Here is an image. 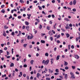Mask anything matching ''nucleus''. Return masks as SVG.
Listing matches in <instances>:
<instances>
[{
    "label": "nucleus",
    "mask_w": 80,
    "mask_h": 80,
    "mask_svg": "<svg viewBox=\"0 0 80 80\" xmlns=\"http://www.w3.org/2000/svg\"><path fill=\"white\" fill-rule=\"evenodd\" d=\"M49 63V60H47L46 61L44 62V65H47L48 63Z\"/></svg>",
    "instance_id": "f257e3e1"
},
{
    "label": "nucleus",
    "mask_w": 80,
    "mask_h": 80,
    "mask_svg": "<svg viewBox=\"0 0 80 80\" xmlns=\"http://www.w3.org/2000/svg\"><path fill=\"white\" fill-rule=\"evenodd\" d=\"M74 58H75L76 59H78V58H79L80 57L78 55L74 54Z\"/></svg>",
    "instance_id": "f03ea898"
},
{
    "label": "nucleus",
    "mask_w": 80,
    "mask_h": 80,
    "mask_svg": "<svg viewBox=\"0 0 80 80\" xmlns=\"http://www.w3.org/2000/svg\"><path fill=\"white\" fill-rule=\"evenodd\" d=\"M48 34H49V35H50V36H52V35H53V33H52V31H49L48 32Z\"/></svg>",
    "instance_id": "7ed1b4c3"
},
{
    "label": "nucleus",
    "mask_w": 80,
    "mask_h": 80,
    "mask_svg": "<svg viewBox=\"0 0 80 80\" xmlns=\"http://www.w3.org/2000/svg\"><path fill=\"white\" fill-rule=\"evenodd\" d=\"M19 33L18 34V35H17V37H19L20 35H21V34L22 33V32L21 31H19Z\"/></svg>",
    "instance_id": "20e7f679"
},
{
    "label": "nucleus",
    "mask_w": 80,
    "mask_h": 80,
    "mask_svg": "<svg viewBox=\"0 0 80 80\" xmlns=\"http://www.w3.org/2000/svg\"><path fill=\"white\" fill-rule=\"evenodd\" d=\"M68 77V75L67 74H65V76L64 78H65V79H67V78Z\"/></svg>",
    "instance_id": "39448f33"
},
{
    "label": "nucleus",
    "mask_w": 80,
    "mask_h": 80,
    "mask_svg": "<svg viewBox=\"0 0 80 80\" xmlns=\"http://www.w3.org/2000/svg\"><path fill=\"white\" fill-rule=\"evenodd\" d=\"M60 55H58L57 56V58H56V60H58L59 59H60Z\"/></svg>",
    "instance_id": "423d86ee"
},
{
    "label": "nucleus",
    "mask_w": 80,
    "mask_h": 80,
    "mask_svg": "<svg viewBox=\"0 0 80 80\" xmlns=\"http://www.w3.org/2000/svg\"><path fill=\"white\" fill-rule=\"evenodd\" d=\"M71 78H73V79H75V75L74 74H73V75H71Z\"/></svg>",
    "instance_id": "0eeeda50"
},
{
    "label": "nucleus",
    "mask_w": 80,
    "mask_h": 80,
    "mask_svg": "<svg viewBox=\"0 0 80 80\" xmlns=\"http://www.w3.org/2000/svg\"><path fill=\"white\" fill-rule=\"evenodd\" d=\"M41 42L42 43H45V41L43 40H41Z\"/></svg>",
    "instance_id": "6e6552de"
},
{
    "label": "nucleus",
    "mask_w": 80,
    "mask_h": 80,
    "mask_svg": "<svg viewBox=\"0 0 80 80\" xmlns=\"http://www.w3.org/2000/svg\"><path fill=\"white\" fill-rule=\"evenodd\" d=\"M1 12L2 13H5V9H4L2 10Z\"/></svg>",
    "instance_id": "1a4fd4ad"
},
{
    "label": "nucleus",
    "mask_w": 80,
    "mask_h": 80,
    "mask_svg": "<svg viewBox=\"0 0 80 80\" xmlns=\"http://www.w3.org/2000/svg\"><path fill=\"white\" fill-rule=\"evenodd\" d=\"M25 24L26 25H29V22L27 21L25 22Z\"/></svg>",
    "instance_id": "9d476101"
},
{
    "label": "nucleus",
    "mask_w": 80,
    "mask_h": 80,
    "mask_svg": "<svg viewBox=\"0 0 80 80\" xmlns=\"http://www.w3.org/2000/svg\"><path fill=\"white\" fill-rule=\"evenodd\" d=\"M64 62L65 63L64 65H65V66H67V65H68V62H66V61H64Z\"/></svg>",
    "instance_id": "9b49d317"
},
{
    "label": "nucleus",
    "mask_w": 80,
    "mask_h": 80,
    "mask_svg": "<svg viewBox=\"0 0 80 80\" xmlns=\"http://www.w3.org/2000/svg\"><path fill=\"white\" fill-rule=\"evenodd\" d=\"M66 35L67 36V38H68V37H70V34L68 33L66 34Z\"/></svg>",
    "instance_id": "f8f14e48"
},
{
    "label": "nucleus",
    "mask_w": 80,
    "mask_h": 80,
    "mask_svg": "<svg viewBox=\"0 0 80 80\" xmlns=\"http://www.w3.org/2000/svg\"><path fill=\"white\" fill-rule=\"evenodd\" d=\"M41 75H40V74L39 73H38L37 74V77L38 78V77L39 76H41Z\"/></svg>",
    "instance_id": "ddd939ff"
},
{
    "label": "nucleus",
    "mask_w": 80,
    "mask_h": 80,
    "mask_svg": "<svg viewBox=\"0 0 80 80\" xmlns=\"http://www.w3.org/2000/svg\"><path fill=\"white\" fill-rule=\"evenodd\" d=\"M53 71L52 70L51 71V69H49V73H53Z\"/></svg>",
    "instance_id": "4468645a"
},
{
    "label": "nucleus",
    "mask_w": 80,
    "mask_h": 80,
    "mask_svg": "<svg viewBox=\"0 0 80 80\" xmlns=\"http://www.w3.org/2000/svg\"><path fill=\"white\" fill-rule=\"evenodd\" d=\"M14 66V64L13 63H12L10 65V67H13Z\"/></svg>",
    "instance_id": "2eb2a0df"
},
{
    "label": "nucleus",
    "mask_w": 80,
    "mask_h": 80,
    "mask_svg": "<svg viewBox=\"0 0 80 80\" xmlns=\"http://www.w3.org/2000/svg\"><path fill=\"white\" fill-rule=\"evenodd\" d=\"M73 5H75L76 4V3H77V1L75 0H74L73 2Z\"/></svg>",
    "instance_id": "dca6fc26"
},
{
    "label": "nucleus",
    "mask_w": 80,
    "mask_h": 80,
    "mask_svg": "<svg viewBox=\"0 0 80 80\" xmlns=\"http://www.w3.org/2000/svg\"><path fill=\"white\" fill-rule=\"evenodd\" d=\"M47 29L48 30H50V27L49 26H47Z\"/></svg>",
    "instance_id": "f3484780"
},
{
    "label": "nucleus",
    "mask_w": 80,
    "mask_h": 80,
    "mask_svg": "<svg viewBox=\"0 0 80 80\" xmlns=\"http://www.w3.org/2000/svg\"><path fill=\"white\" fill-rule=\"evenodd\" d=\"M8 27H7V25H5L4 26V28L5 29H7V28H8Z\"/></svg>",
    "instance_id": "a211bd4d"
},
{
    "label": "nucleus",
    "mask_w": 80,
    "mask_h": 80,
    "mask_svg": "<svg viewBox=\"0 0 80 80\" xmlns=\"http://www.w3.org/2000/svg\"><path fill=\"white\" fill-rule=\"evenodd\" d=\"M33 62H34V61H33V60H31V61L30 62V63H31V65H33Z\"/></svg>",
    "instance_id": "6ab92c4d"
},
{
    "label": "nucleus",
    "mask_w": 80,
    "mask_h": 80,
    "mask_svg": "<svg viewBox=\"0 0 80 80\" xmlns=\"http://www.w3.org/2000/svg\"><path fill=\"white\" fill-rule=\"evenodd\" d=\"M26 28V30H27L28 31V29H29V27L28 26H27Z\"/></svg>",
    "instance_id": "aec40b11"
},
{
    "label": "nucleus",
    "mask_w": 80,
    "mask_h": 80,
    "mask_svg": "<svg viewBox=\"0 0 80 80\" xmlns=\"http://www.w3.org/2000/svg\"><path fill=\"white\" fill-rule=\"evenodd\" d=\"M38 8H39V10H42V8L41 7H40V6H38Z\"/></svg>",
    "instance_id": "412c9836"
},
{
    "label": "nucleus",
    "mask_w": 80,
    "mask_h": 80,
    "mask_svg": "<svg viewBox=\"0 0 80 80\" xmlns=\"http://www.w3.org/2000/svg\"><path fill=\"white\" fill-rule=\"evenodd\" d=\"M56 25H57V23H55V25H53V28H54V29H55L56 28Z\"/></svg>",
    "instance_id": "4be33fe9"
},
{
    "label": "nucleus",
    "mask_w": 80,
    "mask_h": 80,
    "mask_svg": "<svg viewBox=\"0 0 80 80\" xmlns=\"http://www.w3.org/2000/svg\"><path fill=\"white\" fill-rule=\"evenodd\" d=\"M33 38V35H32L31 36H30V39L31 40V39H32Z\"/></svg>",
    "instance_id": "5701e85b"
},
{
    "label": "nucleus",
    "mask_w": 80,
    "mask_h": 80,
    "mask_svg": "<svg viewBox=\"0 0 80 80\" xmlns=\"http://www.w3.org/2000/svg\"><path fill=\"white\" fill-rule=\"evenodd\" d=\"M45 56H46V57H48V52H46L45 54Z\"/></svg>",
    "instance_id": "b1692460"
},
{
    "label": "nucleus",
    "mask_w": 80,
    "mask_h": 80,
    "mask_svg": "<svg viewBox=\"0 0 80 80\" xmlns=\"http://www.w3.org/2000/svg\"><path fill=\"white\" fill-rule=\"evenodd\" d=\"M65 28L66 29H70V27L69 26H67V27H65Z\"/></svg>",
    "instance_id": "393cba45"
},
{
    "label": "nucleus",
    "mask_w": 80,
    "mask_h": 80,
    "mask_svg": "<svg viewBox=\"0 0 80 80\" xmlns=\"http://www.w3.org/2000/svg\"><path fill=\"white\" fill-rule=\"evenodd\" d=\"M20 3H24V2L23 1V0H20Z\"/></svg>",
    "instance_id": "a878e982"
},
{
    "label": "nucleus",
    "mask_w": 80,
    "mask_h": 80,
    "mask_svg": "<svg viewBox=\"0 0 80 80\" xmlns=\"http://www.w3.org/2000/svg\"><path fill=\"white\" fill-rule=\"evenodd\" d=\"M4 33L3 34V36L4 37H5V36H6V34L5 33V32H4Z\"/></svg>",
    "instance_id": "bb28decb"
},
{
    "label": "nucleus",
    "mask_w": 80,
    "mask_h": 80,
    "mask_svg": "<svg viewBox=\"0 0 80 80\" xmlns=\"http://www.w3.org/2000/svg\"><path fill=\"white\" fill-rule=\"evenodd\" d=\"M65 70H68V67L67 66H66L65 68Z\"/></svg>",
    "instance_id": "cd10ccee"
},
{
    "label": "nucleus",
    "mask_w": 80,
    "mask_h": 80,
    "mask_svg": "<svg viewBox=\"0 0 80 80\" xmlns=\"http://www.w3.org/2000/svg\"><path fill=\"white\" fill-rule=\"evenodd\" d=\"M55 72H59V70L58 69H57L55 70Z\"/></svg>",
    "instance_id": "c85d7f7f"
},
{
    "label": "nucleus",
    "mask_w": 80,
    "mask_h": 80,
    "mask_svg": "<svg viewBox=\"0 0 80 80\" xmlns=\"http://www.w3.org/2000/svg\"><path fill=\"white\" fill-rule=\"evenodd\" d=\"M72 69H73V70H75V66H72Z\"/></svg>",
    "instance_id": "c756f323"
},
{
    "label": "nucleus",
    "mask_w": 80,
    "mask_h": 80,
    "mask_svg": "<svg viewBox=\"0 0 80 80\" xmlns=\"http://www.w3.org/2000/svg\"><path fill=\"white\" fill-rule=\"evenodd\" d=\"M26 78L27 80H28L29 79H30V78H29V76H27Z\"/></svg>",
    "instance_id": "7c9ffc66"
},
{
    "label": "nucleus",
    "mask_w": 80,
    "mask_h": 80,
    "mask_svg": "<svg viewBox=\"0 0 80 80\" xmlns=\"http://www.w3.org/2000/svg\"><path fill=\"white\" fill-rule=\"evenodd\" d=\"M23 67H24L25 68L27 67V64H24L23 65Z\"/></svg>",
    "instance_id": "2f4dec72"
},
{
    "label": "nucleus",
    "mask_w": 80,
    "mask_h": 80,
    "mask_svg": "<svg viewBox=\"0 0 80 80\" xmlns=\"http://www.w3.org/2000/svg\"><path fill=\"white\" fill-rule=\"evenodd\" d=\"M30 35H28V36L27 39H28V40H30Z\"/></svg>",
    "instance_id": "473e14b6"
},
{
    "label": "nucleus",
    "mask_w": 80,
    "mask_h": 80,
    "mask_svg": "<svg viewBox=\"0 0 80 80\" xmlns=\"http://www.w3.org/2000/svg\"><path fill=\"white\" fill-rule=\"evenodd\" d=\"M37 48V50L38 51H39L40 50V48H38V47H36Z\"/></svg>",
    "instance_id": "72a5a7b5"
},
{
    "label": "nucleus",
    "mask_w": 80,
    "mask_h": 80,
    "mask_svg": "<svg viewBox=\"0 0 80 80\" xmlns=\"http://www.w3.org/2000/svg\"><path fill=\"white\" fill-rule=\"evenodd\" d=\"M14 35H15V32H12V35L13 36H14Z\"/></svg>",
    "instance_id": "f704fd0d"
},
{
    "label": "nucleus",
    "mask_w": 80,
    "mask_h": 80,
    "mask_svg": "<svg viewBox=\"0 0 80 80\" xmlns=\"http://www.w3.org/2000/svg\"><path fill=\"white\" fill-rule=\"evenodd\" d=\"M18 19H20V18H22V16H19L18 17Z\"/></svg>",
    "instance_id": "c9c22d12"
},
{
    "label": "nucleus",
    "mask_w": 80,
    "mask_h": 80,
    "mask_svg": "<svg viewBox=\"0 0 80 80\" xmlns=\"http://www.w3.org/2000/svg\"><path fill=\"white\" fill-rule=\"evenodd\" d=\"M64 20L67 21H69V20H68L67 18H65Z\"/></svg>",
    "instance_id": "e433bc0d"
},
{
    "label": "nucleus",
    "mask_w": 80,
    "mask_h": 80,
    "mask_svg": "<svg viewBox=\"0 0 80 80\" xmlns=\"http://www.w3.org/2000/svg\"><path fill=\"white\" fill-rule=\"evenodd\" d=\"M27 44H25L23 45V47H27Z\"/></svg>",
    "instance_id": "4c0bfd02"
},
{
    "label": "nucleus",
    "mask_w": 80,
    "mask_h": 80,
    "mask_svg": "<svg viewBox=\"0 0 80 80\" xmlns=\"http://www.w3.org/2000/svg\"><path fill=\"white\" fill-rule=\"evenodd\" d=\"M11 18H12V15H10L9 17V19H11Z\"/></svg>",
    "instance_id": "58836bf2"
},
{
    "label": "nucleus",
    "mask_w": 80,
    "mask_h": 80,
    "mask_svg": "<svg viewBox=\"0 0 80 80\" xmlns=\"http://www.w3.org/2000/svg\"><path fill=\"white\" fill-rule=\"evenodd\" d=\"M36 20H37L38 22H40V20L38 19H36Z\"/></svg>",
    "instance_id": "ea45409f"
},
{
    "label": "nucleus",
    "mask_w": 80,
    "mask_h": 80,
    "mask_svg": "<svg viewBox=\"0 0 80 80\" xmlns=\"http://www.w3.org/2000/svg\"><path fill=\"white\" fill-rule=\"evenodd\" d=\"M79 38H76V41L77 42H78V39H79Z\"/></svg>",
    "instance_id": "a19ab883"
},
{
    "label": "nucleus",
    "mask_w": 80,
    "mask_h": 80,
    "mask_svg": "<svg viewBox=\"0 0 80 80\" xmlns=\"http://www.w3.org/2000/svg\"><path fill=\"white\" fill-rule=\"evenodd\" d=\"M71 48L72 49H73V48H74V46H73V45L71 46Z\"/></svg>",
    "instance_id": "79ce46f5"
},
{
    "label": "nucleus",
    "mask_w": 80,
    "mask_h": 80,
    "mask_svg": "<svg viewBox=\"0 0 80 80\" xmlns=\"http://www.w3.org/2000/svg\"><path fill=\"white\" fill-rule=\"evenodd\" d=\"M46 80H50V78H46Z\"/></svg>",
    "instance_id": "37998d69"
},
{
    "label": "nucleus",
    "mask_w": 80,
    "mask_h": 80,
    "mask_svg": "<svg viewBox=\"0 0 80 80\" xmlns=\"http://www.w3.org/2000/svg\"><path fill=\"white\" fill-rule=\"evenodd\" d=\"M51 16L53 18H55V15H54V14H52Z\"/></svg>",
    "instance_id": "c03bdc74"
},
{
    "label": "nucleus",
    "mask_w": 80,
    "mask_h": 80,
    "mask_svg": "<svg viewBox=\"0 0 80 80\" xmlns=\"http://www.w3.org/2000/svg\"><path fill=\"white\" fill-rule=\"evenodd\" d=\"M70 46H71L70 45H68V50H70Z\"/></svg>",
    "instance_id": "a18cd8bd"
},
{
    "label": "nucleus",
    "mask_w": 80,
    "mask_h": 80,
    "mask_svg": "<svg viewBox=\"0 0 80 80\" xmlns=\"http://www.w3.org/2000/svg\"><path fill=\"white\" fill-rule=\"evenodd\" d=\"M57 47H55L54 48V51H55V52L56 51V50H57Z\"/></svg>",
    "instance_id": "49530a36"
},
{
    "label": "nucleus",
    "mask_w": 80,
    "mask_h": 80,
    "mask_svg": "<svg viewBox=\"0 0 80 80\" xmlns=\"http://www.w3.org/2000/svg\"><path fill=\"white\" fill-rule=\"evenodd\" d=\"M70 74L71 75H74V74L73 73V72H70Z\"/></svg>",
    "instance_id": "de8ad7c7"
},
{
    "label": "nucleus",
    "mask_w": 80,
    "mask_h": 80,
    "mask_svg": "<svg viewBox=\"0 0 80 80\" xmlns=\"http://www.w3.org/2000/svg\"><path fill=\"white\" fill-rule=\"evenodd\" d=\"M72 11L73 12H76V9L74 8V9H72Z\"/></svg>",
    "instance_id": "09e8293b"
},
{
    "label": "nucleus",
    "mask_w": 80,
    "mask_h": 80,
    "mask_svg": "<svg viewBox=\"0 0 80 80\" xmlns=\"http://www.w3.org/2000/svg\"><path fill=\"white\" fill-rule=\"evenodd\" d=\"M50 40L51 41H53V38L52 37H50Z\"/></svg>",
    "instance_id": "8fccbe9b"
},
{
    "label": "nucleus",
    "mask_w": 80,
    "mask_h": 80,
    "mask_svg": "<svg viewBox=\"0 0 80 80\" xmlns=\"http://www.w3.org/2000/svg\"><path fill=\"white\" fill-rule=\"evenodd\" d=\"M15 71L17 72H18V70L17 68L15 69Z\"/></svg>",
    "instance_id": "3c124183"
},
{
    "label": "nucleus",
    "mask_w": 80,
    "mask_h": 80,
    "mask_svg": "<svg viewBox=\"0 0 80 80\" xmlns=\"http://www.w3.org/2000/svg\"><path fill=\"white\" fill-rule=\"evenodd\" d=\"M7 55H10V53H9V52L8 51H7Z\"/></svg>",
    "instance_id": "603ef678"
},
{
    "label": "nucleus",
    "mask_w": 80,
    "mask_h": 80,
    "mask_svg": "<svg viewBox=\"0 0 80 80\" xmlns=\"http://www.w3.org/2000/svg\"><path fill=\"white\" fill-rule=\"evenodd\" d=\"M52 33L54 34H55V31L53 30H52Z\"/></svg>",
    "instance_id": "864d4df0"
},
{
    "label": "nucleus",
    "mask_w": 80,
    "mask_h": 80,
    "mask_svg": "<svg viewBox=\"0 0 80 80\" xmlns=\"http://www.w3.org/2000/svg\"><path fill=\"white\" fill-rule=\"evenodd\" d=\"M57 43H60V41H59V40H57Z\"/></svg>",
    "instance_id": "5fc2aeb1"
},
{
    "label": "nucleus",
    "mask_w": 80,
    "mask_h": 80,
    "mask_svg": "<svg viewBox=\"0 0 80 80\" xmlns=\"http://www.w3.org/2000/svg\"><path fill=\"white\" fill-rule=\"evenodd\" d=\"M69 4L70 5H72V1H71L69 3Z\"/></svg>",
    "instance_id": "6e6d98bb"
},
{
    "label": "nucleus",
    "mask_w": 80,
    "mask_h": 80,
    "mask_svg": "<svg viewBox=\"0 0 80 80\" xmlns=\"http://www.w3.org/2000/svg\"><path fill=\"white\" fill-rule=\"evenodd\" d=\"M60 35H58V36H57V38H60Z\"/></svg>",
    "instance_id": "4d7b16f0"
},
{
    "label": "nucleus",
    "mask_w": 80,
    "mask_h": 80,
    "mask_svg": "<svg viewBox=\"0 0 80 80\" xmlns=\"http://www.w3.org/2000/svg\"><path fill=\"white\" fill-rule=\"evenodd\" d=\"M5 7V5H2L1 6V8H3Z\"/></svg>",
    "instance_id": "13d9d810"
},
{
    "label": "nucleus",
    "mask_w": 80,
    "mask_h": 80,
    "mask_svg": "<svg viewBox=\"0 0 80 80\" xmlns=\"http://www.w3.org/2000/svg\"><path fill=\"white\" fill-rule=\"evenodd\" d=\"M69 26L70 27H72V24L70 23V24H69Z\"/></svg>",
    "instance_id": "bf43d9fd"
},
{
    "label": "nucleus",
    "mask_w": 80,
    "mask_h": 80,
    "mask_svg": "<svg viewBox=\"0 0 80 80\" xmlns=\"http://www.w3.org/2000/svg\"><path fill=\"white\" fill-rule=\"evenodd\" d=\"M54 75H58V73L57 72H55L54 73Z\"/></svg>",
    "instance_id": "052dcab7"
},
{
    "label": "nucleus",
    "mask_w": 80,
    "mask_h": 80,
    "mask_svg": "<svg viewBox=\"0 0 80 80\" xmlns=\"http://www.w3.org/2000/svg\"><path fill=\"white\" fill-rule=\"evenodd\" d=\"M45 60H43L42 61V64H43L44 63H45Z\"/></svg>",
    "instance_id": "680f3d73"
},
{
    "label": "nucleus",
    "mask_w": 80,
    "mask_h": 80,
    "mask_svg": "<svg viewBox=\"0 0 80 80\" xmlns=\"http://www.w3.org/2000/svg\"><path fill=\"white\" fill-rule=\"evenodd\" d=\"M51 17V15H49L48 16V18H50Z\"/></svg>",
    "instance_id": "e2e57ef3"
},
{
    "label": "nucleus",
    "mask_w": 80,
    "mask_h": 80,
    "mask_svg": "<svg viewBox=\"0 0 80 80\" xmlns=\"http://www.w3.org/2000/svg\"><path fill=\"white\" fill-rule=\"evenodd\" d=\"M31 70H32V66H31L29 68V71H31Z\"/></svg>",
    "instance_id": "0e129e2a"
},
{
    "label": "nucleus",
    "mask_w": 80,
    "mask_h": 80,
    "mask_svg": "<svg viewBox=\"0 0 80 80\" xmlns=\"http://www.w3.org/2000/svg\"><path fill=\"white\" fill-rule=\"evenodd\" d=\"M52 2L53 3H54L55 2V1L54 0H52Z\"/></svg>",
    "instance_id": "69168bd1"
},
{
    "label": "nucleus",
    "mask_w": 80,
    "mask_h": 80,
    "mask_svg": "<svg viewBox=\"0 0 80 80\" xmlns=\"http://www.w3.org/2000/svg\"><path fill=\"white\" fill-rule=\"evenodd\" d=\"M26 74H24L23 75V77H26Z\"/></svg>",
    "instance_id": "338daca9"
},
{
    "label": "nucleus",
    "mask_w": 80,
    "mask_h": 80,
    "mask_svg": "<svg viewBox=\"0 0 80 80\" xmlns=\"http://www.w3.org/2000/svg\"><path fill=\"white\" fill-rule=\"evenodd\" d=\"M49 23L50 24H52V21H49Z\"/></svg>",
    "instance_id": "774afa93"
}]
</instances>
